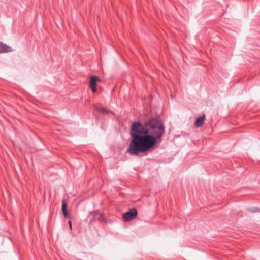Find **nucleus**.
<instances>
[{
    "instance_id": "1",
    "label": "nucleus",
    "mask_w": 260,
    "mask_h": 260,
    "mask_svg": "<svg viewBox=\"0 0 260 260\" xmlns=\"http://www.w3.org/2000/svg\"><path fill=\"white\" fill-rule=\"evenodd\" d=\"M165 128L163 122L152 118L144 124L134 122L131 127L132 140L127 152L132 155H138L152 148L158 139L164 135Z\"/></svg>"
},
{
    "instance_id": "2",
    "label": "nucleus",
    "mask_w": 260,
    "mask_h": 260,
    "mask_svg": "<svg viewBox=\"0 0 260 260\" xmlns=\"http://www.w3.org/2000/svg\"><path fill=\"white\" fill-rule=\"evenodd\" d=\"M137 211L135 208H132L123 215V218L124 221L127 222L131 221L137 217Z\"/></svg>"
},
{
    "instance_id": "3",
    "label": "nucleus",
    "mask_w": 260,
    "mask_h": 260,
    "mask_svg": "<svg viewBox=\"0 0 260 260\" xmlns=\"http://www.w3.org/2000/svg\"><path fill=\"white\" fill-rule=\"evenodd\" d=\"M101 81V79L96 76H91L90 77L89 86L93 93L96 91L97 83Z\"/></svg>"
},
{
    "instance_id": "4",
    "label": "nucleus",
    "mask_w": 260,
    "mask_h": 260,
    "mask_svg": "<svg viewBox=\"0 0 260 260\" xmlns=\"http://www.w3.org/2000/svg\"><path fill=\"white\" fill-rule=\"evenodd\" d=\"M12 51V49L10 46L0 42V53H8Z\"/></svg>"
},
{
    "instance_id": "5",
    "label": "nucleus",
    "mask_w": 260,
    "mask_h": 260,
    "mask_svg": "<svg viewBox=\"0 0 260 260\" xmlns=\"http://www.w3.org/2000/svg\"><path fill=\"white\" fill-rule=\"evenodd\" d=\"M205 119V115L197 118L194 122V125L196 127H199L202 126L204 123Z\"/></svg>"
},
{
    "instance_id": "6",
    "label": "nucleus",
    "mask_w": 260,
    "mask_h": 260,
    "mask_svg": "<svg viewBox=\"0 0 260 260\" xmlns=\"http://www.w3.org/2000/svg\"><path fill=\"white\" fill-rule=\"evenodd\" d=\"M67 204L64 200L62 201V212L63 216L67 217L68 216V213L67 211Z\"/></svg>"
},
{
    "instance_id": "7",
    "label": "nucleus",
    "mask_w": 260,
    "mask_h": 260,
    "mask_svg": "<svg viewBox=\"0 0 260 260\" xmlns=\"http://www.w3.org/2000/svg\"><path fill=\"white\" fill-rule=\"evenodd\" d=\"M90 215L92 216H95L98 219L103 220L102 219V214L101 213L92 212L90 213Z\"/></svg>"
},
{
    "instance_id": "8",
    "label": "nucleus",
    "mask_w": 260,
    "mask_h": 260,
    "mask_svg": "<svg viewBox=\"0 0 260 260\" xmlns=\"http://www.w3.org/2000/svg\"><path fill=\"white\" fill-rule=\"evenodd\" d=\"M99 110H100L101 112H102V113H108L110 112H109V111H108V110L106 109H105V108H101L99 109Z\"/></svg>"
},
{
    "instance_id": "9",
    "label": "nucleus",
    "mask_w": 260,
    "mask_h": 260,
    "mask_svg": "<svg viewBox=\"0 0 260 260\" xmlns=\"http://www.w3.org/2000/svg\"><path fill=\"white\" fill-rule=\"evenodd\" d=\"M69 224V226H70V229H72V223H71V221H69L68 222Z\"/></svg>"
}]
</instances>
